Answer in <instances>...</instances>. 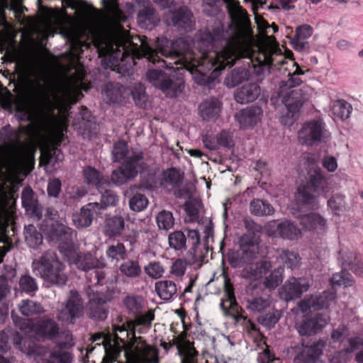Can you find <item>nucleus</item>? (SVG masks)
<instances>
[{
  "label": "nucleus",
  "instance_id": "obj_55",
  "mask_svg": "<svg viewBox=\"0 0 363 363\" xmlns=\"http://www.w3.org/2000/svg\"><path fill=\"white\" fill-rule=\"evenodd\" d=\"M352 110V107L345 100L336 101L333 106V113L342 120L349 118Z\"/></svg>",
  "mask_w": 363,
  "mask_h": 363
},
{
  "label": "nucleus",
  "instance_id": "obj_51",
  "mask_svg": "<svg viewBox=\"0 0 363 363\" xmlns=\"http://www.w3.org/2000/svg\"><path fill=\"white\" fill-rule=\"evenodd\" d=\"M18 286L21 292L30 295L35 293L38 289V285L35 279L29 274H25L21 276L18 281Z\"/></svg>",
  "mask_w": 363,
  "mask_h": 363
},
{
  "label": "nucleus",
  "instance_id": "obj_7",
  "mask_svg": "<svg viewBox=\"0 0 363 363\" xmlns=\"http://www.w3.org/2000/svg\"><path fill=\"white\" fill-rule=\"evenodd\" d=\"M11 317L15 326L29 337L35 336L38 339L54 340L59 333L58 323L52 318H45L35 324L30 319H25L16 315Z\"/></svg>",
  "mask_w": 363,
  "mask_h": 363
},
{
  "label": "nucleus",
  "instance_id": "obj_9",
  "mask_svg": "<svg viewBox=\"0 0 363 363\" xmlns=\"http://www.w3.org/2000/svg\"><path fill=\"white\" fill-rule=\"evenodd\" d=\"M47 239L58 245L60 252L67 255L73 248L74 230L57 220L47 218L40 224Z\"/></svg>",
  "mask_w": 363,
  "mask_h": 363
},
{
  "label": "nucleus",
  "instance_id": "obj_33",
  "mask_svg": "<svg viewBox=\"0 0 363 363\" xmlns=\"http://www.w3.org/2000/svg\"><path fill=\"white\" fill-rule=\"evenodd\" d=\"M124 228V218L121 216H114L106 218L103 228V233L107 237L115 238L121 235Z\"/></svg>",
  "mask_w": 363,
  "mask_h": 363
},
{
  "label": "nucleus",
  "instance_id": "obj_16",
  "mask_svg": "<svg viewBox=\"0 0 363 363\" xmlns=\"http://www.w3.org/2000/svg\"><path fill=\"white\" fill-rule=\"evenodd\" d=\"M330 318L325 313H318L313 316L305 317L297 325V330L301 336H311L320 332L328 323Z\"/></svg>",
  "mask_w": 363,
  "mask_h": 363
},
{
  "label": "nucleus",
  "instance_id": "obj_59",
  "mask_svg": "<svg viewBox=\"0 0 363 363\" xmlns=\"http://www.w3.org/2000/svg\"><path fill=\"white\" fill-rule=\"evenodd\" d=\"M128 153V144L123 140H118L114 143L111 152L112 160L117 162L123 160Z\"/></svg>",
  "mask_w": 363,
  "mask_h": 363
},
{
  "label": "nucleus",
  "instance_id": "obj_54",
  "mask_svg": "<svg viewBox=\"0 0 363 363\" xmlns=\"http://www.w3.org/2000/svg\"><path fill=\"white\" fill-rule=\"evenodd\" d=\"M53 341L56 345V347L59 349L69 350L75 345L72 334L69 330L59 332Z\"/></svg>",
  "mask_w": 363,
  "mask_h": 363
},
{
  "label": "nucleus",
  "instance_id": "obj_64",
  "mask_svg": "<svg viewBox=\"0 0 363 363\" xmlns=\"http://www.w3.org/2000/svg\"><path fill=\"white\" fill-rule=\"evenodd\" d=\"M174 220L172 213L167 211H162L156 217L157 224L160 229L169 230L173 226Z\"/></svg>",
  "mask_w": 363,
  "mask_h": 363
},
{
  "label": "nucleus",
  "instance_id": "obj_53",
  "mask_svg": "<svg viewBox=\"0 0 363 363\" xmlns=\"http://www.w3.org/2000/svg\"><path fill=\"white\" fill-rule=\"evenodd\" d=\"M284 267L274 269L270 274L265 277L264 284L266 288L272 290L276 289L283 281Z\"/></svg>",
  "mask_w": 363,
  "mask_h": 363
},
{
  "label": "nucleus",
  "instance_id": "obj_3",
  "mask_svg": "<svg viewBox=\"0 0 363 363\" xmlns=\"http://www.w3.org/2000/svg\"><path fill=\"white\" fill-rule=\"evenodd\" d=\"M113 340L108 336L103 337L105 351L103 359L104 363H119L116 362V358L123 349L127 360L130 363H158L157 350L142 340L137 345H135L134 342L125 343L128 331L124 324L113 325Z\"/></svg>",
  "mask_w": 363,
  "mask_h": 363
},
{
  "label": "nucleus",
  "instance_id": "obj_10",
  "mask_svg": "<svg viewBox=\"0 0 363 363\" xmlns=\"http://www.w3.org/2000/svg\"><path fill=\"white\" fill-rule=\"evenodd\" d=\"M37 90L30 98V105L33 110L40 116H46L52 113L60 104L61 99L57 94L51 92L49 89L40 82L37 84Z\"/></svg>",
  "mask_w": 363,
  "mask_h": 363
},
{
  "label": "nucleus",
  "instance_id": "obj_47",
  "mask_svg": "<svg viewBox=\"0 0 363 363\" xmlns=\"http://www.w3.org/2000/svg\"><path fill=\"white\" fill-rule=\"evenodd\" d=\"M24 235L26 242L30 247L36 249L43 244V235L33 225L25 226Z\"/></svg>",
  "mask_w": 363,
  "mask_h": 363
},
{
  "label": "nucleus",
  "instance_id": "obj_42",
  "mask_svg": "<svg viewBox=\"0 0 363 363\" xmlns=\"http://www.w3.org/2000/svg\"><path fill=\"white\" fill-rule=\"evenodd\" d=\"M121 274L129 279H138L142 274V268L138 260L128 259L119 266Z\"/></svg>",
  "mask_w": 363,
  "mask_h": 363
},
{
  "label": "nucleus",
  "instance_id": "obj_56",
  "mask_svg": "<svg viewBox=\"0 0 363 363\" xmlns=\"http://www.w3.org/2000/svg\"><path fill=\"white\" fill-rule=\"evenodd\" d=\"M13 220V211L9 206L6 197L0 196V224L3 226L9 225Z\"/></svg>",
  "mask_w": 363,
  "mask_h": 363
},
{
  "label": "nucleus",
  "instance_id": "obj_43",
  "mask_svg": "<svg viewBox=\"0 0 363 363\" xmlns=\"http://www.w3.org/2000/svg\"><path fill=\"white\" fill-rule=\"evenodd\" d=\"M155 291L163 300H169L176 294L177 289L172 281H160L155 283Z\"/></svg>",
  "mask_w": 363,
  "mask_h": 363
},
{
  "label": "nucleus",
  "instance_id": "obj_6",
  "mask_svg": "<svg viewBox=\"0 0 363 363\" xmlns=\"http://www.w3.org/2000/svg\"><path fill=\"white\" fill-rule=\"evenodd\" d=\"M33 272L45 281L55 285L63 286L67 280L65 265L52 250L45 252L39 259L32 262Z\"/></svg>",
  "mask_w": 363,
  "mask_h": 363
},
{
  "label": "nucleus",
  "instance_id": "obj_38",
  "mask_svg": "<svg viewBox=\"0 0 363 363\" xmlns=\"http://www.w3.org/2000/svg\"><path fill=\"white\" fill-rule=\"evenodd\" d=\"M160 18L152 8H143L138 14V22L140 26L145 29H152L159 22Z\"/></svg>",
  "mask_w": 363,
  "mask_h": 363
},
{
  "label": "nucleus",
  "instance_id": "obj_37",
  "mask_svg": "<svg viewBox=\"0 0 363 363\" xmlns=\"http://www.w3.org/2000/svg\"><path fill=\"white\" fill-rule=\"evenodd\" d=\"M83 172L85 182L90 186H95L99 190L103 189L104 185L109 184L108 178L101 175L100 172L92 167H86Z\"/></svg>",
  "mask_w": 363,
  "mask_h": 363
},
{
  "label": "nucleus",
  "instance_id": "obj_24",
  "mask_svg": "<svg viewBox=\"0 0 363 363\" xmlns=\"http://www.w3.org/2000/svg\"><path fill=\"white\" fill-rule=\"evenodd\" d=\"M323 132V124L318 121L306 123L299 132V138L303 139L306 145H313L321 140Z\"/></svg>",
  "mask_w": 363,
  "mask_h": 363
},
{
  "label": "nucleus",
  "instance_id": "obj_44",
  "mask_svg": "<svg viewBox=\"0 0 363 363\" xmlns=\"http://www.w3.org/2000/svg\"><path fill=\"white\" fill-rule=\"evenodd\" d=\"M19 311L24 316L40 315L44 312L40 303L30 299H23L18 305Z\"/></svg>",
  "mask_w": 363,
  "mask_h": 363
},
{
  "label": "nucleus",
  "instance_id": "obj_1",
  "mask_svg": "<svg viewBox=\"0 0 363 363\" xmlns=\"http://www.w3.org/2000/svg\"><path fill=\"white\" fill-rule=\"evenodd\" d=\"M228 13L234 26L233 35L227 38V33L219 27L205 32L197 43L200 56H194L190 62L184 54L183 39V69L201 74L202 80L198 84H206L210 72L216 77L242 58L249 59L250 62L255 61L259 66L276 67L284 64L286 57L293 56L291 50L284 55L278 43L257 45L250 17L240 4L230 6Z\"/></svg>",
  "mask_w": 363,
  "mask_h": 363
},
{
  "label": "nucleus",
  "instance_id": "obj_40",
  "mask_svg": "<svg viewBox=\"0 0 363 363\" xmlns=\"http://www.w3.org/2000/svg\"><path fill=\"white\" fill-rule=\"evenodd\" d=\"M250 212L257 216H271L274 212V207L265 200L259 199H252L249 206Z\"/></svg>",
  "mask_w": 363,
  "mask_h": 363
},
{
  "label": "nucleus",
  "instance_id": "obj_36",
  "mask_svg": "<svg viewBox=\"0 0 363 363\" xmlns=\"http://www.w3.org/2000/svg\"><path fill=\"white\" fill-rule=\"evenodd\" d=\"M251 75L249 62L248 67L244 66L233 69L230 74L226 77L225 83L229 87H234L245 81H248Z\"/></svg>",
  "mask_w": 363,
  "mask_h": 363
},
{
  "label": "nucleus",
  "instance_id": "obj_27",
  "mask_svg": "<svg viewBox=\"0 0 363 363\" xmlns=\"http://www.w3.org/2000/svg\"><path fill=\"white\" fill-rule=\"evenodd\" d=\"M299 224L306 230H316L318 233L325 232L327 224L325 219L315 213L297 216Z\"/></svg>",
  "mask_w": 363,
  "mask_h": 363
},
{
  "label": "nucleus",
  "instance_id": "obj_52",
  "mask_svg": "<svg viewBox=\"0 0 363 363\" xmlns=\"http://www.w3.org/2000/svg\"><path fill=\"white\" fill-rule=\"evenodd\" d=\"M242 313L243 311L241 308V310H238L237 313H233L229 316L234 319L235 323L241 325L247 333L257 332L259 329L257 325L247 315H244Z\"/></svg>",
  "mask_w": 363,
  "mask_h": 363
},
{
  "label": "nucleus",
  "instance_id": "obj_12",
  "mask_svg": "<svg viewBox=\"0 0 363 363\" xmlns=\"http://www.w3.org/2000/svg\"><path fill=\"white\" fill-rule=\"evenodd\" d=\"M143 164L142 152L134 153L130 155L125 162L117 169L112 172L111 182L117 185H122L138 175V169Z\"/></svg>",
  "mask_w": 363,
  "mask_h": 363
},
{
  "label": "nucleus",
  "instance_id": "obj_2",
  "mask_svg": "<svg viewBox=\"0 0 363 363\" xmlns=\"http://www.w3.org/2000/svg\"><path fill=\"white\" fill-rule=\"evenodd\" d=\"M95 46L105 68H111L120 74L129 73L135 65V59L146 57L152 64L160 67L176 70L182 63V49L179 40L170 42L165 37L157 38L155 49L146 41L145 38L135 35L124 30H118L109 35L99 37L94 40Z\"/></svg>",
  "mask_w": 363,
  "mask_h": 363
},
{
  "label": "nucleus",
  "instance_id": "obj_5",
  "mask_svg": "<svg viewBox=\"0 0 363 363\" xmlns=\"http://www.w3.org/2000/svg\"><path fill=\"white\" fill-rule=\"evenodd\" d=\"M327 188L325 172L315 163L309 164L305 182L298 188L300 201L309 208H315L318 206L317 197Z\"/></svg>",
  "mask_w": 363,
  "mask_h": 363
},
{
  "label": "nucleus",
  "instance_id": "obj_63",
  "mask_svg": "<svg viewBox=\"0 0 363 363\" xmlns=\"http://www.w3.org/2000/svg\"><path fill=\"white\" fill-rule=\"evenodd\" d=\"M281 317V314L278 311H269L259 317L260 323L267 328L271 329L278 323Z\"/></svg>",
  "mask_w": 363,
  "mask_h": 363
},
{
  "label": "nucleus",
  "instance_id": "obj_25",
  "mask_svg": "<svg viewBox=\"0 0 363 363\" xmlns=\"http://www.w3.org/2000/svg\"><path fill=\"white\" fill-rule=\"evenodd\" d=\"M162 185L168 192H172L177 198H182V177L178 169L170 168L166 170Z\"/></svg>",
  "mask_w": 363,
  "mask_h": 363
},
{
  "label": "nucleus",
  "instance_id": "obj_41",
  "mask_svg": "<svg viewBox=\"0 0 363 363\" xmlns=\"http://www.w3.org/2000/svg\"><path fill=\"white\" fill-rule=\"evenodd\" d=\"M342 265L347 267L354 273L361 275L363 274V262H362L357 254L353 251H348L342 254Z\"/></svg>",
  "mask_w": 363,
  "mask_h": 363
},
{
  "label": "nucleus",
  "instance_id": "obj_29",
  "mask_svg": "<svg viewBox=\"0 0 363 363\" xmlns=\"http://www.w3.org/2000/svg\"><path fill=\"white\" fill-rule=\"evenodd\" d=\"M96 203L91 202L84 206L79 213L72 216V221L77 228H87L92 223L94 215L99 214Z\"/></svg>",
  "mask_w": 363,
  "mask_h": 363
},
{
  "label": "nucleus",
  "instance_id": "obj_22",
  "mask_svg": "<svg viewBox=\"0 0 363 363\" xmlns=\"http://www.w3.org/2000/svg\"><path fill=\"white\" fill-rule=\"evenodd\" d=\"M224 293L225 298H222L220 303L223 314L228 316L233 313H237L238 310H241V307L236 301L233 284L227 275L224 276Z\"/></svg>",
  "mask_w": 363,
  "mask_h": 363
},
{
  "label": "nucleus",
  "instance_id": "obj_17",
  "mask_svg": "<svg viewBox=\"0 0 363 363\" xmlns=\"http://www.w3.org/2000/svg\"><path fill=\"white\" fill-rule=\"evenodd\" d=\"M278 99L286 106L289 113L292 114L299 112L304 102L307 100V96L301 89H280Z\"/></svg>",
  "mask_w": 363,
  "mask_h": 363
},
{
  "label": "nucleus",
  "instance_id": "obj_46",
  "mask_svg": "<svg viewBox=\"0 0 363 363\" xmlns=\"http://www.w3.org/2000/svg\"><path fill=\"white\" fill-rule=\"evenodd\" d=\"M326 298L322 296H313L309 298L300 301L299 307L303 312L308 310L318 311L324 308L327 306Z\"/></svg>",
  "mask_w": 363,
  "mask_h": 363
},
{
  "label": "nucleus",
  "instance_id": "obj_30",
  "mask_svg": "<svg viewBox=\"0 0 363 363\" xmlns=\"http://www.w3.org/2000/svg\"><path fill=\"white\" fill-rule=\"evenodd\" d=\"M308 284H301L298 279L293 277L282 286L281 296L286 301L298 298L303 292L308 289Z\"/></svg>",
  "mask_w": 363,
  "mask_h": 363
},
{
  "label": "nucleus",
  "instance_id": "obj_61",
  "mask_svg": "<svg viewBox=\"0 0 363 363\" xmlns=\"http://www.w3.org/2000/svg\"><path fill=\"white\" fill-rule=\"evenodd\" d=\"M148 203V199L145 195L136 193L130 199L129 206L132 211L140 212L147 208Z\"/></svg>",
  "mask_w": 363,
  "mask_h": 363
},
{
  "label": "nucleus",
  "instance_id": "obj_21",
  "mask_svg": "<svg viewBox=\"0 0 363 363\" xmlns=\"http://www.w3.org/2000/svg\"><path fill=\"white\" fill-rule=\"evenodd\" d=\"M23 207L26 214L39 220L43 216V206L39 203L37 196L30 186L25 187L21 193Z\"/></svg>",
  "mask_w": 363,
  "mask_h": 363
},
{
  "label": "nucleus",
  "instance_id": "obj_45",
  "mask_svg": "<svg viewBox=\"0 0 363 363\" xmlns=\"http://www.w3.org/2000/svg\"><path fill=\"white\" fill-rule=\"evenodd\" d=\"M277 259L288 268H295L299 262V256L294 252L288 250L278 249L276 251Z\"/></svg>",
  "mask_w": 363,
  "mask_h": 363
},
{
  "label": "nucleus",
  "instance_id": "obj_34",
  "mask_svg": "<svg viewBox=\"0 0 363 363\" xmlns=\"http://www.w3.org/2000/svg\"><path fill=\"white\" fill-rule=\"evenodd\" d=\"M276 232L281 238L289 240H296L301 235V229L294 222L288 220L279 223Z\"/></svg>",
  "mask_w": 363,
  "mask_h": 363
},
{
  "label": "nucleus",
  "instance_id": "obj_57",
  "mask_svg": "<svg viewBox=\"0 0 363 363\" xmlns=\"http://www.w3.org/2000/svg\"><path fill=\"white\" fill-rule=\"evenodd\" d=\"M123 303L128 311L134 315L143 312L144 303L140 296H127Z\"/></svg>",
  "mask_w": 363,
  "mask_h": 363
},
{
  "label": "nucleus",
  "instance_id": "obj_20",
  "mask_svg": "<svg viewBox=\"0 0 363 363\" xmlns=\"http://www.w3.org/2000/svg\"><path fill=\"white\" fill-rule=\"evenodd\" d=\"M223 110V102L217 97L213 96L204 99L199 106V113L203 121H216Z\"/></svg>",
  "mask_w": 363,
  "mask_h": 363
},
{
  "label": "nucleus",
  "instance_id": "obj_48",
  "mask_svg": "<svg viewBox=\"0 0 363 363\" xmlns=\"http://www.w3.org/2000/svg\"><path fill=\"white\" fill-rule=\"evenodd\" d=\"M118 202V196L116 194L111 190H106L101 195L99 202H91V203H96L97 207H95L98 210L99 213L101 211L106 209L108 206H113Z\"/></svg>",
  "mask_w": 363,
  "mask_h": 363
},
{
  "label": "nucleus",
  "instance_id": "obj_4",
  "mask_svg": "<svg viewBox=\"0 0 363 363\" xmlns=\"http://www.w3.org/2000/svg\"><path fill=\"white\" fill-rule=\"evenodd\" d=\"M257 255L263 257L260 238L254 234H243L239 239V249L229 255L228 262L233 268L243 267L245 277L258 279L270 271L272 264L267 259L255 262Z\"/></svg>",
  "mask_w": 363,
  "mask_h": 363
},
{
  "label": "nucleus",
  "instance_id": "obj_31",
  "mask_svg": "<svg viewBox=\"0 0 363 363\" xmlns=\"http://www.w3.org/2000/svg\"><path fill=\"white\" fill-rule=\"evenodd\" d=\"M77 267L82 271L102 269L106 266L104 259H97L91 253H79L74 259Z\"/></svg>",
  "mask_w": 363,
  "mask_h": 363
},
{
  "label": "nucleus",
  "instance_id": "obj_32",
  "mask_svg": "<svg viewBox=\"0 0 363 363\" xmlns=\"http://www.w3.org/2000/svg\"><path fill=\"white\" fill-rule=\"evenodd\" d=\"M203 207L202 201L197 198L189 197L183 204V208L186 217L185 223H199L200 220V212Z\"/></svg>",
  "mask_w": 363,
  "mask_h": 363
},
{
  "label": "nucleus",
  "instance_id": "obj_13",
  "mask_svg": "<svg viewBox=\"0 0 363 363\" xmlns=\"http://www.w3.org/2000/svg\"><path fill=\"white\" fill-rule=\"evenodd\" d=\"M325 344L320 339L311 344L302 341L295 347L294 363H318L323 354Z\"/></svg>",
  "mask_w": 363,
  "mask_h": 363
},
{
  "label": "nucleus",
  "instance_id": "obj_19",
  "mask_svg": "<svg viewBox=\"0 0 363 363\" xmlns=\"http://www.w3.org/2000/svg\"><path fill=\"white\" fill-rule=\"evenodd\" d=\"M13 343L15 348L29 355L32 345L26 346V340L16 330L8 329L0 332V352H6Z\"/></svg>",
  "mask_w": 363,
  "mask_h": 363
},
{
  "label": "nucleus",
  "instance_id": "obj_60",
  "mask_svg": "<svg viewBox=\"0 0 363 363\" xmlns=\"http://www.w3.org/2000/svg\"><path fill=\"white\" fill-rule=\"evenodd\" d=\"M330 281L334 286H345L346 287L352 286L354 282L352 275L343 269L340 272L334 274Z\"/></svg>",
  "mask_w": 363,
  "mask_h": 363
},
{
  "label": "nucleus",
  "instance_id": "obj_49",
  "mask_svg": "<svg viewBox=\"0 0 363 363\" xmlns=\"http://www.w3.org/2000/svg\"><path fill=\"white\" fill-rule=\"evenodd\" d=\"M246 308L253 312H262L270 305L268 298L262 296H250L246 299Z\"/></svg>",
  "mask_w": 363,
  "mask_h": 363
},
{
  "label": "nucleus",
  "instance_id": "obj_26",
  "mask_svg": "<svg viewBox=\"0 0 363 363\" xmlns=\"http://www.w3.org/2000/svg\"><path fill=\"white\" fill-rule=\"evenodd\" d=\"M163 9H169L164 13V21L168 26H177L182 21V6L174 4V0H154Z\"/></svg>",
  "mask_w": 363,
  "mask_h": 363
},
{
  "label": "nucleus",
  "instance_id": "obj_23",
  "mask_svg": "<svg viewBox=\"0 0 363 363\" xmlns=\"http://www.w3.org/2000/svg\"><path fill=\"white\" fill-rule=\"evenodd\" d=\"M262 113L260 106H252L238 112L235 118L240 127L245 129L256 125L261 121Z\"/></svg>",
  "mask_w": 363,
  "mask_h": 363
},
{
  "label": "nucleus",
  "instance_id": "obj_62",
  "mask_svg": "<svg viewBox=\"0 0 363 363\" xmlns=\"http://www.w3.org/2000/svg\"><path fill=\"white\" fill-rule=\"evenodd\" d=\"M6 133L3 138L4 143L11 147H15L20 143V133L16 130H10V127H4L1 130V134Z\"/></svg>",
  "mask_w": 363,
  "mask_h": 363
},
{
  "label": "nucleus",
  "instance_id": "obj_28",
  "mask_svg": "<svg viewBox=\"0 0 363 363\" xmlns=\"http://www.w3.org/2000/svg\"><path fill=\"white\" fill-rule=\"evenodd\" d=\"M260 94L261 88L257 83H248L237 89L235 99L239 104H248L255 101Z\"/></svg>",
  "mask_w": 363,
  "mask_h": 363
},
{
  "label": "nucleus",
  "instance_id": "obj_39",
  "mask_svg": "<svg viewBox=\"0 0 363 363\" xmlns=\"http://www.w3.org/2000/svg\"><path fill=\"white\" fill-rule=\"evenodd\" d=\"M255 20L257 24V30L259 35L263 38V40L259 43L258 45H262V43H278L276 40L274 36L269 35V34L272 30L271 29V26L269 23L260 15L257 13V12L255 11Z\"/></svg>",
  "mask_w": 363,
  "mask_h": 363
},
{
  "label": "nucleus",
  "instance_id": "obj_15",
  "mask_svg": "<svg viewBox=\"0 0 363 363\" xmlns=\"http://www.w3.org/2000/svg\"><path fill=\"white\" fill-rule=\"evenodd\" d=\"M83 311L84 306L79 294L76 291H70L67 301L59 309L57 318L59 320L73 323L76 318L83 314Z\"/></svg>",
  "mask_w": 363,
  "mask_h": 363
},
{
  "label": "nucleus",
  "instance_id": "obj_50",
  "mask_svg": "<svg viewBox=\"0 0 363 363\" xmlns=\"http://www.w3.org/2000/svg\"><path fill=\"white\" fill-rule=\"evenodd\" d=\"M107 257L117 262L124 260L128 256V251L123 243L116 242L107 247L106 251Z\"/></svg>",
  "mask_w": 363,
  "mask_h": 363
},
{
  "label": "nucleus",
  "instance_id": "obj_14",
  "mask_svg": "<svg viewBox=\"0 0 363 363\" xmlns=\"http://www.w3.org/2000/svg\"><path fill=\"white\" fill-rule=\"evenodd\" d=\"M201 243V236L198 230L185 228L183 230V250H188L183 264L194 265L201 257V252L198 248Z\"/></svg>",
  "mask_w": 363,
  "mask_h": 363
},
{
  "label": "nucleus",
  "instance_id": "obj_18",
  "mask_svg": "<svg viewBox=\"0 0 363 363\" xmlns=\"http://www.w3.org/2000/svg\"><path fill=\"white\" fill-rule=\"evenodd\" d=\"M146 77L150 83L160 89L167 97L173 98L177 96L178 87L162 70L150 69Z\"/></svg>",
  "mask_w": 363,
  "mask_h": 363
},
{
  "label": "nucleus",
  "instance_id": "obj_58",
  "mask_svg": "<svg viewBox=\"0 0 363 363\" xmlns=\"http://www.w3.org/2000/svg\"><path fill=\"white\" fill-rule=\"evenodd\" d=\"M15 269L10 268L8 272L0 277V301H2L10 293V288L8 286V281H12L16 277Z\"/></svg>",
  "mask_w": 363,
  "mask_h": 363
},
{
  "label": "nucleus",
  "instance_id": "obj_35",
  "mask_svg": "<svg viewBox=\"0 0 363 363\" xmlns=\"http://www.w3.org/2000/svg\"><path fill=\"white\" fill-rule=\"evenodd\" d=\"M89 313L91 318L96 320H104L108 315L106 301L102 298H94L89 303Z\"/></svg>",
  "mask_w": 363,
  "mask_h": 363
},
{
  "label": "nucleus",
  "instance_id": "obj_8",
  "mask_svg": "<svg viewBox=\"0 0 363 363\" xmlns=\"http://www.w3.org/2000/svg\"><path fill=\"white\" fill-rule=\"evenodd\" d=\"M34 164L32 156L21 148L0 155V176L16 177L26 174Z\"/></svg>",
  "mask_w": 363,
  "mask_h": 363
},
{
  "label": "nucleus",
  "instance_id": "obj_11",
  "mask_svg": "<svg viewBox=\"0 0 363 363\" xmlns=\"http://www.w3.org/2000/svg\"><path fill=\"white\" fill-rule=\"evenodd\" d=\"M29 356L34 358L36 363H72L73 354L65 349L49 348L33 344L29 351Z\"/></svg>",
  "mask_w": 363,
  "mask_h": 363
}]
</instances>
